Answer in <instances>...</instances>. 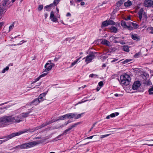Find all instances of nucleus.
<instances>
[{
    "mask_svg": "<svg viewBox=\"0 0 153 153\" xmlns=\"http://www.w3.org/2000/svg\"><path fill=\"white\" fill-rule=\"evenodd\" d=\"M26 143L21 145V149H27Z\"/></svg>",
    "mask_w": 153,
    "mask_h": 153,
    "instance_id": "c85d7f7f",
    "label": "nucleus"
},
{
    "mask_svg": "<svg viewBox=\"0 0 153 153\" xmlns=\"http://www.w3.org/2000/svg\"><path fill=\"white\" fill-rule=\"evenodd\" d=\"M41 138V137H36L34 138V139H40Z\"/></svg>",
    "mask_w": 153,
    "mask_h": 153,
    "instance_id": "69168bd1",
    "label": "nucleus"
},
{
    "mask_svg": "<svg viewBox=\"0 0 153 153\" xmlns=\"http://www.w3.org/2000/svg\"><path fill=\"white\" fill-rule=\"evenodd\" d=\"M94 76V74H91L90 75V76L91 77H93Z\"/></svg>",
    "mask_w": 153,
    "mask_h": 153,
    "instance_id": "774afa93",
    "label": "nucleus"
},
{
    "mask_svg": "<svg viewBox=\"0 0 153 153\" xmlns=\"http://www.w3.org/2000/svg\"><path fill=\"white\" fill-rule=\"evenodd\" d=\"M95 52H91V53L88 55L86 57H85L83 59H85V62H86V64L91 62L92 60L94 59L95 57Z\"/></svg>",
    "mask_w": 153,
    "mask_h": 153,
    "instance_id": "39448f33",
    "label": "nucleus"
},
{
    "mask_svg": "<svg viewBox=\"0 0 153 153\" xmlns=\"http://www.w3.org/2000/svg\"><path fill=\"white\" fill-rule=\"evenodd\" d=\"M43 5H40L39 6L38 10L39 11H41L43 9Z\"/></svg>",
    "mask_w": 153,
    "mask_h": 153,
    "instance_id": "a19ab883",
    "label": "nucleus"
},
{
    "mask_svg": "<svg viewBox=\"0 0 153 153\" xmlns=\"http://www.w3.org/2000/svg\"><path fill=\"white\" fill-rule=\"evenodd\" d=\"M71 15V14L70 13H67V14H66V16H70Z\"/></svg>",
    "mask_w": 153,
    "mask_h": 153,
    "instance_id": "0e129e2a",
    "label": "nucleus"
},
{
    "mask_svg": "<svg viewBox=\"0 0 153 153\" xmlns=\"http://www.w3.org/2000/svg\"><path fill=\"white\" fill-rule=\"evenodd\" d=\"M143 79L142 82L143 84L147 85H150L151 82L149 80V79H148L145 75L143 76Z\"/></svg>",
    "mask_w": 153,
    "mask_h": 153,
    "instance_id": "0eeeda50",
    "label": "nucleus"
},
{
    "mask_svg": "<svg viewBox=\"0 0 153 153\" xmlns=\"http://www.w3.org/2000/svg\"><path fill=\"white\" fill-rule=\"evenodd\" d=\"M41 77H40V76L38 77H37V78H36V79H35V80L33 82V83H35L37 81H38V80H39L41 78Z\"/></svg>",
    "mask_w": 153,
    "mask_h": 153,
    "instance_id": "a18cd8bd",
    "label": "nucleus"
},
{
    "mask_svg": "<svg viewBox=\"0 0 153 153\" xmlns=\"http://www.w3.org/2000/svg\"><path fill=\"white\" fill-rule=\"evenodd\" d=\"M120 83L125 85H128L131 80V78L128 74H125L120 76Z\"/></svg>",
    "mask_w": 153,
    "mask_h": 153,
    "instance_id": "f257e3e1",
    "label": "nucleus"
},
{
    "mask_svg": "<svg viewBox=\"0 0 153 153\" xmlns=\"http://www.w3.org/2000/svg\"><path fill=\"white\" fill-rule=\"evenodd\" d=\"M14 26V23L11 25L9 27V31L11 30L13 28Z\"/></svg>",
    "mask_w": 153,
    "mask_h": 153,
    "instance_id": "09e8293b",
    "label": "nucleus"
},
{
    "mask_svg": "<svg viewBox=\"0 0 153 153\" xmlns=\"http://www.w3.org/2000/svg\"><path fill=\"white\" fill-rule=\"evenodd\" d=\"M142 16H143V19L146 20L148 17L146 13L145 12H144Z\"/></svg>",
    "mask_w": 153,
    "mask_h": 153,
    "instance_id": "4c0bfd02",
    "label": "nucleus"
},
{
    "mask_svg": "<svg viewBox=\"0 0 153 153\" xmlns=\"http://www.w3.org/2000/svg\"><path fill=\"white\" fill-rule=\"evenodd\" d=\"M50 18L53 22H55L57 20V18L54 16V13L53 11L51 13Z\"/></svg>",
    "mask_w": 153,
    "mask_h": 153,
    "instance_id": "4468645a",
    "label": "nucleus"
},
{
    "mask_svg": "<svg viewBox=\"0 0 153 153\" xmlns=\"http://www.w3.org/2000/svg\"><path fill=\"white\" fill-rule=\"evenodd\" d=\"M69 118L72 119L73 118H75V117L76 116V114L73 113H69Z\"/></svg>",
    "mask_w": 153,
    "mask_h": 153,
    "instance_id": "7c9ffc66",
    "label": "nucleus"
},
{
    "mask_svg": "<svg viewBox=\"0 0 153 153\" xmlns=\"http://www.w3.org/2000/svg\"><path fill=\"white\" fill-rule=\"evenodd\" d=\"M49 64V63L48 62H47L46 64L45 65V68L44 69V71H43L44 72H48V71H50V70H51V68L53 67L52 65H50L48 68H47V65H48Z\"/></svg>",
    "mask_w": 153,
    "mask_h": 153,
    "instance_id": "ddd939ff",
    "label": "nucleus"
},
{
    "mask_svg": "<svg viewBox=\"0 0 153 153\" xmlns=\"http://www.w3.org/2000/svg\"><path fill=\"white\" fill-rule=\"evenodd\" d=\"M14 120V118L12 116L3 117L0 118V127L4 126V123H13Z\"/></svg>",
    "mask_w": 153,
    "mask_h": 153,
    "instance_id": "f03ea898",
    "label": "nucleus"
},
{
    "mask_svg": "<svg viewBox=\"0 0 153 153\" xmlns=\"http://www.w3.org/2000/svg\"><path fill=\"white\" fill-rule=\"evenodd\" d=\"M118 60V59H114L113 60H112L111 61V62H115L116 61H117Z\"/></svg>",
    "mask_w": 153,
    "mask_h": 153,
    "instance_id": "13d9d810",
    "label": "nucleus"
},
{
    "mask_svg": "<svg viewBox=\"0 0 153 153\" xmlns=\"http://www.w3.org/2000/svg\"><path fill=\"white\" fill-rule=\"evenodd\" d=\"M108 135H109V134H105V135H102L101 136V138H104L107 136H108Z\"/></svg>",
    "mask_w": 153,
    "mask_h": 153,
    "instance_id": "864d4df0",
    "label": "nucleus"
},
{
    "mask_svg": "<svg viewBox=\"0 0 153 153\" xmlns=\"http://www.w3.org/2000/svg\"><path fill=\"white\" fill-rule=\"evenodd\" d=\"M144 10L143 8H141L140 9L139 11L138 12L137 14L139 15V18L140 20H141L142 18V15L144 12Z\"/></svg>",
    "mask_w": 153,
    "mask_h": 153,
    "instance_id": "2eb2a0df",
    "label": "nucleus"
},
{
    "mask_svg": "<svg viewBox=\"0 0 153 153\" xmlns=\"http://www.w3.org/2000/svg\"><path fill=\"white\" fill-rule=\"evenodd\" d=\"M70 3L71 4V5H73L74 3V1L73 0H71L70 1Z\"/></svg>",
    "mask_w": 153,
    "mask_h": 153,
    "instance_id": "052dcab7",
    "label": "nucleus"
},
{
    "mask_svg": "<svg viewBox=\"0 0 153 153\" xmlns=\"http://www.w3.org/2000/svg\"><path fill=\"white\" fill-rule=\"evenodd\" d=\"M130 25H132L134 29H137L138 27V25L136 23H134L132 22H130Z\"/></svg>",
    "mask_w": 153,
    "mask_h": 153,
    "instance_id": "a878e982",
    "label": "nucleus"
},
{
    "mask_svg": "<svg viewBox=\"0 0 153 153\" xmlns=\"http://www.w3.org/2000/svg\"><path fill=\"white\" fill-rule=\"evenodd\" d=\"M84 114V113H83L77 115L76 114V116L75 117V119H77L80 118Z\"/></svg>",
    "mask_w": 153,
    "mask_h": 153,
    "instance_id": "bb28decb",
    "label": "nucleus"
},
{
    "mask_svg": "<svg viewBox=\"0 0 153 153\" xmlns=\"http://www.w3.org/2000/svg\"><path fill=\"white\" fill-rule=\"evenodd\" d=\"M5 108H0V114H1L4 111V109Z\"/></svg>",
    "mask_w": 153,
    "mask_h": 153,
    "instance_id": "49530a36",
    "label": "nucleus"
},
{
    "mask_svg": "<svg viewBox=\"0 0 153 153\" xmlns=\"http://www.w3.org/2000/svg\"><path fill=\"white\" fill-rule=\"evenodd\" d=\"M140 54V52L138 53H136L135 54L134 56L135 58H138V57H139V56Z\"/></svg>",
    "mask_w": 153,
    "mask_h": 153,
    "instance_id": "c03bdc74",
    "label": "nucleus"
},
{
    "mask_svg": "<svg viewBox=\"0 0 153 153\" xmlns=\"http://www.w3.org/2000/svg\"><path fill=\"white\" fill-rule=\"evenodd\" d=\"M45 140L46 139H44L42 140L43 141H35L27 143H26L27 148L28 149L29 148L33 147L36 146L37 145L41 143H42L44 142Z\"/></svg>",
    "mask_w": 153,
    "mask_h": 153,
    "instance_id": "20e7f679",
    "label": "nucleus"
},
{
    "mask_svg": "<svg viewBox=\"0 0 153 153\" xmlns=\"http://www.w3.org/2000/svg\"><path fill=\"white\" fill-rule=\"evenodd\" d=\"M32 112V110L30 109L29 110V111L25 112L21 114L20 115L21 117L23 118H25L28 117L30 115H31V116H33V114H30L31 112Z\"/></svg>",
    "mask_w": 153,
    "mask_h": 153,
    "instance_id": "6e6552de",
    "label": "nucleus"
},
{
    "mask_svg": "<svg viewBox=\"0 0 153 153\" xmlns=\"http://www.w3.org/2000/svg\"><path fill=\"white\" fill-rule=\"evenodd\" d=\"M21 115L16 116L15 117H14V120L13 121V122L19 123L22 120H21Z\"/></svg>",
    "mask_w": 153,
    "mask_h": 153,
    "instance_id": "f8f14e48",
    "label": "nucleus"
},
{
    "mask_svg": "<svg viewBox=\"0 0 153 153\" xmlns=\"http://www.w3.org/2000/svg\"><path fill=\"white\" fill-rule=\"evenodd\" d=\"M108 25V21H106L102 22L101 27H105Z\"/></svg>",
    "mask_w": 153,
    "mask_h": 153,
    "instance_id": "393cba45",
    "label": "nucleus"
},
{
    "mask_svg": "<svg viewBox=\"0 0 153 153\" xmlns=\"http://www.w3.org/2000/svg\"><path fill=\"white\" fill-rule=\"evenodd\" d=\"M50 8L49 7L48 5L46 6L44 8L46 9V10H49V8Z\"/></svg>",
    "mask_w": 153,
    "mask_h": 153,
    "instance_id": "5fc2aeb1",
    "label": "nucleus"
},
{
    "mask_svg": "<svg viewBox=\"0 0 153 153\" xmlns=\"http://www.w3.org/2000/svg\"><path fill=\"white\" fill-rule=\"evenodd\" d=\"M114 96H115L116 97H117L119 96H120L121 95V94H114Z\"/></svg>",
    "mask_w": 153,
    "mask_h": 153,
    "instance_id": "e2e57ef3",
    "label": "nucleus"
},
{
    "mask_svg": "<svg viewBox=\"0 0 153 153\" xmlns=\"http://www.w3.org/2000/svg\"><path fill=\"white\" fill-rule=\"evenodd\" d=\"M60 0H54L53 4H54V7L56 6L59 3Z\"/></svg>",
    "mask_w": 153,
    "mask_h": 153,
    "instance_id": "c9c22d12",
    "label": "nucleus"
},
{
    "mask_svg": "<svg viewBox=\"0 0 153 153\" xmlns=\"http://www.w3.org/2000/svg\"><path fill=\"white\" fill-rule=\"evenodd\" d=\"M131 61V59H126L125 61H123L122 63L123 64L127 63Z\"/></svg>",
    "mask_w": 153,
    "mask_h": 153,
    "instance_id": "79ce46f5",
    "label": "nucleus"
},
{
    "mask_svg": "<svg viewBox=\"0 0 153 153\" xmlns=\"http://www.w3.org/2000/svg\"><path fill=\"white\" fill-rule=\"evenodd\" d=\"M81 123V122H79L75 123H74L73 125L72 126H71V127L72 129L73 128L76 127L77 126L79 125Z\"/></svg>",
    "mask_w": 153,
    "mask_h": 153,
    "instance_id": "72a5a7b5",
    "label": "nucleus"
},
{
    "mask_svg": "<svg viewBox=\"0 0 153 153\" xmlns=\"http://www.w3.org/2000/svg\"><path fill=\"white\" fill-rule=\"evenodd\" d=\"M47 74H48L47 73L43 74H42L41 75H40V76L41 77V78H42L43 77L45 76L46 75H47Z\"/></svg>",
    "mask_w": 153,
    "mask_h": 153,
    "instance_id": "3c124183",
    "label": "nucleus"
},
{
    "mask_svg": "<svg viewBox=\"0 0 153 153\" xmlns=\"http://www.w3.org/2000/svg\"><path fill=\"white\" fill-rule=\"evenodd\" d=\"M21 149V145H19L13 148V149Z\"/></svg>",
    "mask_w": 153,
    "mask_h": 153,
    "instance_id": "de8ad7c7",
    "label": "nucleus"
},
{
    "mask_svg": "<svg viewBox=\"0 0 153 153\" xmlns=\"http://www.w3.org/2000/svg\"><path fill=\"white\" fill-rule=\"evenodd\" d=\"M71 122L69 120L67 122L65 123L64 125H66L68 124V123H70Z\"/></svg>",
    "mask_w": 153,
    "mask_h": 153,
    "instance_id": "bf43d9fd",
    "label": "nucleus"
},
{
    "mask_svg": "<svg viewBox=\"0 0 153 153\" xmlns=\"http://www.w3.org/2000/svg\"><path fill=\"white\" fill-rule=\"evenodd\" d=\"M72 128H71V126L68 128L66 129L61 134V135H66L67 133H68V132Z\"/></svg>",
    "mask_w": 153,
    "mask_h": 153,
    "instance_id": "b1692460",
    "label": "nucleus"
},
{
    "mask_svg": "<svg viewBox=\"0 0 153 153\" xmlns=\"http://www.w3.org/2000/svg\"><path fill=\"white\" fill-rule=\"evenodd\" d=\"M9 0H4L2 4L1 5H2V6L5 7V8H6V6Z\"/></svg>",
    "mask_w": 153,
    "mask_h": 153,
    "instance_id": "c756f323",
    "label": "nucleus"
},
{
    "mask_svg": "<svg viewBox=\"0 0 153 153\" xmlns=\"http://www.w3.org/2000/svg\"><path fill=\"white\" fill-rule=\"evenodd\" d=\"M98 85L100 86H102L103 85V83L102 81H100L98 83Z\"/></svg>",
    "mask_w": 153,
    "mask_h": 153,
    "instance_id": "8fccbe9b",
    "label": "nucleus"
},
{
    "mask_svg": "<svg viewBox=\"0 0 153 153\" xmlns=\"http://www.w3.org/2000/svg\"><path fill=\"white\" fill-rule=\"evenodd\" d=\"M124 5L126 7H129L132 5V3L129 0L124 3Z\"/></svg>",
    "mask_w": 153,
    "mask_h": 153,
    "instance_id": "5701e85b",
    "label": "nucleus"
},
{
    "mask_svg": "<svg viewBox=\"0 0 153 153\" xmlns=\"http://www.w3.org/2000/svg\"><path fill=\"white\" fill-rule=\"evenodd\" d=\"M121 24L122 27H123L124 28H126V27H127V25H126V23L124 21H122L121 22Z\"/></svg>",
    "mask_w": 153,
    "mask_h": 153,
    "instance_id": "cd10ccee",
    "label": "nucleus"
},
{
    "mask_svg": "<svg viewBox=\"0 0 153 153\" xmlns=\"http://www.w3.org/2000/svg\"><path fill=\"white\" fill-rule=\"evenodd\" d=\"M64 117H65L64 116V115H63V116L60 117V118L59 119H58L56 120H54V121H52V120L50 121H49V122H48V123L47 124V125L50 124L52 123H53V122H54V121H56L59 120H65V118ZM46 125H47V124Z\"/></svg>",
    "mask_w": 153,
    "mask_h": 153,
    "instance_id": "f3484780",
    "label": "nucleus"
},
{
    "mask_svg": "<svg viewBox=\"0 0 153 153\" xmlns=\"http://www.w3.org/2000/svg\"><path fill=\"white\" fill-rule=\"evenodd\" d=\"M64 116H65V119L66 118H69V114H66L65 115H64Z\"/></svg>",
    "mask_w": 153,
    "mask_h": 153,
    "instance_id": "603ef678",
    "label": "nucleus"
},
{
    "mask_svg": "<svg viewBox=\"0 0 153 153\" xmlns=\"http://www.w3.org/2000/svg\"><path fill=\"white\" fill-rule=\"evenodd\" d=\"M4 24V23L3 22H1L0 23V27H1L2 26H3Z\"/></svg>",
    "mask_w": 153,
    "mask_h": 153,
    "instance_id": "680f3d73",
    "label": "nucleus"
},
{
    "mask_svg": "<svg viewBox=\"0 0 153 153\" xmlns=\"http://www.w3.org/2000/svg\"><path fill=\"white\" fill-rule=\"evenodd\" d=\"M131 38L134 40H137L140 39L139 36H137V34H132L131 35Z\"/></svg>",
    "mask_w": 153,
    "mask_h": 153,
    "instance_id": "aec40b11",
    "label": "nucleus"
},
{
    "mask_svg": "<svg viewBox=\"0 0 153 153\" xmlns=\"http://www.w3.org/2000/svg\"><path fill=\"white\" fill-rule=\"evenodd\" d=\"M9 67L8 66H7L5 68H4L3 70L2 71L1 73H4L6 71H7L9 69Z\"/></svg>",
    "mask_w": 153,
    "mask_h": 153,
    "instance_id": "ea45409f",
    "label": "nucleus"
},
{
    "mask_svg": "<svg viewBox=\"0 0 153 153\" xmlns=\"http://www.w3.org/2000/svg\"><path fill=\"white\" fill-rule=\"evenodd\" d=\"M48 5V6L49 7V8H50L51 7H53V6L54 7V4L53 3L51 4H50L49 5Z\"/></svg>",
    "mask_w": 153,
    "mask_h": 153,
    "instance_id": "4d7b16f0",
    "label": "nucleus"
},
{
    "mask_svg": "<svg viewBox=\"0 0 153 153\" xmlns=\"http://www.w3.org/2000/svg\"><path fill=\"white\" fill-rule=\"evenodd\" d=\"M126 28H127L128 30H132L134 29V28L130 25L128 26H127V27H126Z\"/></svg>",
    "mask_w": 153,
    "mask_h": 153,
    "instance_id": "37998d69",
    "label": "nucleus"
},
{
    "mask_svg": "<svg viewBox=\"0 0 153 153\" xmlns=\"http://www.w3.org/2000/svg\"><path fill=\"white\" fill-rule=\"evenodd\" d=\"M40 102L39 101V99L36 98L33 100L32 102L29 103L27 105L31 106L32 104L34 105H36Z\"/></svg>",
    "mask_w": 153,
    "mask_h": 153,
    "instance_id": "9d476101",
    "label": "nucleus"
},
{
    "mask_svg": "<svg viewBox=\"0 0 153 153\" xmlns=\"http://www.w3.org/2000/svg\"><path fill=\"white\" fill-rule=\"evenodd\" d=\"M124 0H120L118 1L116 4V5L118 7H119L124 2Z\"/></svg>",
    "mask_w": 153,
    "mask_h": 153,
    "instance_id": "a211bd4d",
    "label": "nucleus"
},
{
    "mask_svg": "<svg viewBox=\"0 0 153 153\" xmlns=\"http://www.w3.org/2000/svg\"><path fill=\"white\" fill-rule=\"evenodd\" d=\"M122 49L125 51L128 52L129 51L128 46V45H124L122 46Z\"/></svg>",
    "mask_w": 153,
    "mask_h": 153,
    "instance_id": "6ab92c4d",
    "label": "nucleus"
},
{
    "mask_svg": "<svg viewBox=\"0 0 153 153\" xmlns=\"http://www.w3.org/2000/svg\"><path fill=\"white\" fill-rule=\"evenodd\" d=\"M81 57H79L76 59V60L74 62H72L71 65V67H72L75 65L77 63L78 61L80 59Z\"/></svg>",
    "mask_w": 153,
    "mask_h": 153,
    "instance_id": "473e14b6",
    "label": "nucleus"
},
{
    "mask_svg": "<svg viewBox=\"0 0 153 153\" xmlns=\"http://www.w3.org/2000/svg\"><path fill=\"white\" fill-rule=\"evenodd\" d=\"M47 92H45L39 95L37 99H39V101L40 102L42 101L45 98V96L47 94Z\"/></svg>",
    "mask_w": 153,
    "mask_h": 153,
    "instance_id": "9b49d317",
    "label": "nucleus"
},
{
    "mask_svg": "<svg viewBox=\"0 0 153 153\" xmlns=\"http://www.w3.org/2000/svg\"><path fill=\"white\" fill-rule=\"evenodd\" d=\"M101 43L104 45H105L108 46H110V42L108 40L105 39L103 40L101 42Z\"/></svg>",
    "mask_w": 153,
    "mask_h": 153,
    "instance_id": "dca6fc26",
    "label": "nucleus"
},
{
    "mask_svg": "<svg viewBox=\"0 0 153 153\" xmlns=\"http://www.w3.org/2000/svg\"><path fill=\"white\" fill-rule=\"evenodd\" d=\"M6 8L5 7L2 6V5H0V17L3 14V12L4 10H6Z\"/></svg>",
    "mask_w": 153,
    "mask_h": 153,
    "instance_id": "4be33fe9",
    "label": "nucleus"
},
{
    "mask_svg": "<svg viewBox=\"0 0 153 153\" xmlns=\"http://www.w3.org/2000/svg\"><path fill=\"white\" fill-rule=\"evenodd\" d=\"M26 131V130L19 131L17 132L13 133L10 134L6 136L3 137L4 139L2 140H0V144L2 143L3 142H5L15 136H19L21 134L25 133Z\"/></svg>",
    "mask_w": 153,
    "mask_h": 153,
    "instance_id": "7ed1b4c3",
    "label": "nucleus"
},
{
    "mask_svg": "<svg viewBox=\"0 0 153 153\" xmlns=\"http://www.w3.org/2000/svg\"><path fill=\"white\" fill-rule=\"evenodd\" d=\"M94 136H90L89 137H87L86 138H85V139H92Z\"/></svg>",
    "mask_w": 153,
    "mask_h": 153,
    "instance_id": "6e6d98bb",
    "label": "nucleus"
},
{
    "mask_svg": "<svg viewBox=\"0 0 153 153\" xmlns=\"http://www.w3.org/2000/svg\"><path fill=\"white\" fill-rule=\"evenodd\" d=\"M148 91L149 95L153 94V87H152L149 88Z\"/></svg>",
    "mask_w": 153,
    "mask_h": 153,
    "instance_id": "e433bc0d",
    "label": "nucleus"
},
{
    "mask_svg": "<svg viewBox=\"0 0 153 153\" xmlns=\"http://www.w3.org/2000/svg\"><path fill=\"white\" fill-rule=\"evenodd\" d=\"M108 21V25H114L115 24V23L112 20H109Z\"/></svg>",
    "mask_w": 153,
    "mask_h": 153,
    "instance_id": "2f4dec72",
    "label": "nucleus"
},
{
    "mask_svg": "<svg viewBox=\"0 0 153 153\" xmlns=\"http://www.w3.org/2000/svg\"><path fill=\"white\" fill-rule=\"evenodd\" d=\"M80 4L81 5H83L85 4V2H81Z\"/></svg>",
    "mask_w": 153,
    "mask_h": 153,
    "instance_id": "338daca9",
    "label": "nucleus"
},
{
    "mask_svg": "<svg viewBox=\"0 0 153 153\" xmlns=\"http://www.w3.org/2000/svg\"><path fill=\"white\" fill-rule=\"evenodd\" d=\"M148 29L149 30H151L150 32L149 33H150L153 34V27H149L148 28Z\"/></svg>",
    "mask_w": 153,
    "mask_h": 153,
    "instance_id": "58836bf2",
    "label": "nucleus"
},
{
    "mask_svg": "<svg viewBox=\"0 0 153 153\" xmlns=\"http://www.w3.org/2000/svg\"><path fill=\"white\" fill-rule=\"evenodd\" d=\"M119 114L118 112H116L115 113H113L111 114L110 115V117H115V116H117Z\"/></svg>",
    "mask_w": 153,
    "mask_h": 153,
    "instance_id": "f704fd0d",
    "label": "nucleus"
},
{
    "mask_svg": "<svg viewBox=\"0 0 153 153\" xmlns=\"http://www.w3.org/2000/svg\"><path fill=\"white\" fill-rule=\"evenodd\" d=\"M110 30L111 32L114 33H116L117 31V29L115 27L112 26L110 28Z\"/></svg>",
    "mask_w": 153,
    "mask_h": 153,
    "instance_id": "412c9836",
    "label": "nucleus"
},
{
    "mask_svg": "<svg viewBox=\"0 0 153 153\" xmlns=\"http://www.w3.org/2000/svg\"><path fill=\"white\" fill-rule=\"evenodd\" d=\"M140 81H137L134 82L133 85H132V88L134 90H137L139 87L140 86Z\"/></svg>",
    "mask_w": 153,
    "mask_h": 153,
    "instance_id": "1a4fd4ad",
    "label": "nucleus"
},
{
    "mask_svg": "<svg viewBox=\"0 0 153 153\" xmlns=\"http://www.w3.org/2000/svg\"><path fill=\"white\" fill-rule=\"evenodd\" d=\"M143 4L146 7H150L153 5V1L152 0H145Z\"/></svg>",
    "mask_w": 153,
    "mask_h": 153,
    "instance_id": "423d86ee",
    "label": "nucleus"
}]
</instances>
